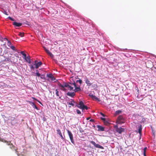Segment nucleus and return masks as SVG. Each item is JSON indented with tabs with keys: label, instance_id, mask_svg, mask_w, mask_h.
<instances>
[{
	"label": "nucleus",
	"instance_id": "f257e3e1",
	"mask_svg": "<svg viewBox=\"0 0 156 156\" xmlns=\"http://www.w3.org/2000/svg\"><path fill=\"white\" fill-rule=\"evenodd\" d=\"M125 122V119L122 115H120L117 119V122L118 123L120 124L123 123Z\"/></svg>",
	"mask_w": 156,
	"mask_h": 156
},
{
	"label": "nucleus",
	"instance_id": "f03ea898",
	"mask_svg": "<svg viewBox=\"0 0 156 156\" xmlns=\"http://www.w3.org/2000/svg\"><path fill=\"white\" fill-rule=\"evenodd\" d=\"M90 143L93 144L95 147L98 148H100L101 149H103L104 147L101 146L100 144H96L95 142L93 141H90Z\"/></svg>",
	"mask_w": 156,
	"mask_h": 156
},
{
	"label": "nucleus",
	"instance_id": "7ed1b4c3",
	"mask_svg": "<svg viewBox=\"0 0 156 156\" xmlns=\"http://www.w3.org/2000/svg\"><path fill=\"white\" fill-rule=\"evenodd\" d=\"M84 105L83 101H79V104L76 103L75 107H76L80 109H81L82 107H83Z\"/></svg>",
	"mask_w": 156,
	"mask_h": 156
},
{
	"label": "nucleus",
	"instance_id": "20e7f679",
	"mask_svg": "<svg viewBox=\"0 0 156 156\" xmlns=\"http://www.w3.org/2000/svg\"><path fill=\"white\" fill-rule=\"evenodd\" d=\"M7 145L9 146V148L12 150L16 151L17 150L15 146L12 144L11 143L10 141L7 142Z\"/></svg>",
	"mask_w": 156,
	"mask_h": 156
},
{
	"label": "nucleus",
	"instance_id": "39448f33",
	"mask_svg": "<svg viewBox=\"0 0 156 156\" xmlns=\"http://www.w3.org/2000/svg\"><path fill=\"white\" fill-rule=\"evenodd\" d=\"M67 132L71 142L74 144V141L73 139V135L72 133L69 130H67Z\"/></svg>",
	"mask_w": 156,
	"mask_h": 156
},
{
	"label": "nucleus",
	"instance_id": "423d86ee",
	"mask_svg": "<svg viewBox=\"0 0 156 156\" xmlns=\"http://www.w3.org/2000/svg\"><path fill=\"white\" fill-rule=\"evenodd\" d=\"M42 64V63L41 62H38L37 61H35L34 65L35 66V68L38 69Z\"/></svg>",
	"mask_w": 156,
	"mask_h": 156
},
{
	"label": "nucleus",
	"instance_id": "0eeeda50",
	"mask_svg": "<svg viewBox=\"0 0 156 156\" xmlns=\"http://www.w3.org/2000/svg\"><path fill=\"white\" fill-rule=\"evenodd\" d=\"M72 85H73L74 87H75V89L74 90V91L75 92H76L77 91H80L81 90V89L80 88V87H77L76 84L74 83H73L72 84Z\"/></svg>",
	"mask_w": 156,
	"mask_h": 156
},
{
	"label": "nucleus",
	"instance_id": "6e6552de",
	"mask_svg": "<svg viewBox=\"0 0 156 156\" xmlns=\"http://www.w3.org/2000/svg\"><path fill=\"white\" fill-rule=\"evenodd\" d=\"M124 131V129L120 128H117L116 129V131L119 133V134H121L122 132Z\"/></svg>",
	"mask_w": 156,
	"mask_h": 156
},
{
	"label": "nucleus",
	"instance_id": "1a4fd4ad",
	"mask_svg": "<svg viewBox=\"0 0 156 156\" xmlns=\"http://www.w3.org/2000/svg\"><path fill=\"white\" fill-rule=\"evenodd\" d=\"M64 86H65L66 87L68 88H69V90H73V87H72L71 86L68 84L67 83H65Z\"/></svg>",
	"mask_w": 156,
	"mask_h": 156
},
{
	"label": "nucleus",
	"instance_id": "9d476101",
	"mask_svg": "<svg viewBox=\"0 0 156 156\" xmlns=\"http://www.w3.org/2000/svg\"><path fill=\"white\" fill-rule=\"evenodd\" d=\"M12 24L15 27H20L22 26V23H18L16 22H14L12 23Z\"/></svg>",
	"mask_w": 156,
	"mask_h": 156
},
{
	"label": "nucleus",
	"instance_id": "9b49d317",
	"mask_svg": "<svg viewBox=\"0 0 156 156\" xmlns=\"http://www.w3.org/2000/svg\"><path fill=\"white\" fill-rule=\"evenodd\" d=\"M85 82L87 85L88 86H90L91 85V83L90 82V81L89 80L88 78L86 77L85 79Z\"/></svg>",
	"mask_w": 156,
	"mask_h": 156
},
{
	"label": "nucleus",
	"instance_id": "f8f14e48",
	"mask_svg": "<svg viewBox=\"0 0 156 156\" xmlns=\"http://www.w3.org/2000/svg\"><path fill=\"white\" fill-rule=\"evenodd\" d=\"M57 133L61 137V139L63 140H64V138L63 136L62 133L60 129H57Z\"/></svg>",
	"mask_w": 156,
	"mask_h": 156
},
{
	"label": "nucleus",
	"instance_id": "ddd939ff",
	"mask_svg": "<svg viewBox=\"0 0 156 156\" xmlns=\"http://www.w3.org/2000/svg\"><path fill=\"white\" fill-rule=\"evenodd\" d=\"M97 126L98 128V131H104L105 128L104 127H103L100 125H98Z\"/></svg>",
	"mask_w": 156,
	"mask_h": 156
},
{
	"label": "nucleus",
	"instance_id": "4468645a",
	"mask_svg": "<svg viewBox=\"0 0 156 156\" xmlns=\"http://www.w3.org/2000/svg\"><path fill=\"white\" fill-rule=\"evenodd\" d=\"M47 76L48 77L51 78V80L53 81L55 79V78L53 76V75L52 74H49L47 75Z\"/></svg>",
	"mask_w": 156,
	"mask_h": 156
},
{
	"label": "nucleus",
	"instance_id": "2eb2a0df",
	"mask_svg": "<svg viewBox=\"0 0 156 156\" xmlns=\"http://www.w3.org/2000/svg\"><path fill=\"white\" fill-rule=\"evenodd\" d=\"M67 94L68 96H69L72 97H73L74 96H75V94L73 92H69L67 93Z\"/></svg>",
	"mask_w": 156,
	"mask_h": 156
},
{
	"label": "nucleus",
	"instance_id": "dca6fc26",
	"mask_svg": "<svg viewBox=\"0 0 156 156\" xmlns=\"http://www.w3.org/2000/svg\"><path fill=\"white\" fill-rule=\"evenodd\" d=\"M26 62H27L28 63H31L30 61V56H28L26 57V59H24Z\"/></svg>",
	"mask_w": 156,
	"mask_h": 156
},
{
	"label": "nucleus",
	"instance_id": "f3484780",
	"mask_svg": "<svg viewBox=\"0 0 156 156\" xmlns=\"http://www.w3.org/2000/svg\"><path fill=\"white\" fill-rule=\"evenodd\" d=\"M64 86V83L62 85H60L59 86L60 87V89L63 90V91H66L67 90L65 88V87H66L65 86Z\"/></svg>",
	"mask_w": 156,
	"mask_h": 156
},
{
	"label": "nucleus",
	"instance_id": "a211bd4d",
	"mask_svg": "<svg viewBox=\"0 0 156 156\" xmlns=\"http://www.w3.org/2000/svg\"><path fill=\"white\" fill-rule=\"evenodd\" d=\"M75 103V101H74L73 100V99H72L71 101L70 102H67V104L69 105H72V106H74V103Z\"/></svg>",
	"mask_w": 156,
	"mask_h": 156
},
{
	"label": "nucleus",
	"instance_id": "6ab92c4d",
	"mask_svg": "<svg viewBox=\"0 0 156 156\" xmlns=\"http://www.w3.org/2000/svg\"><path fill=\"white\" fill-rule=\"evenodd\" d=\"M142 125H140L139 127L138 132L140 134L142 132Z\"/></svg>",
	"mask_w": 156,
	"mask_h": 156
},
{
	"label": "nucleus",
	"instance_id": "aec40b11",
	"mask_svg": "<svg viewBox=\"0 0 156 156\" xmlns=\"http://www.w3.org/2000/svg\"><path fill=\"white\" fill-rule=\"evenodd\" d=\"M92 98H94L96 100L98 101H100V99L95 95H92Z\"/></svg>",
	"mask_w": 156,
	"mask_h": 156
},
{
	"label": "nucleus",
	"instance_id": "412c9836",
	"mask_svg": "<svg viewBox=\"0 0 156 156\" xmlns=\"http://www.w3.org/2000/svg\"><path fill=\"white\" fill-rule=\"evenodd\" d=\"M122 111L121 110H117L115 112V115H117L121 113Z\"/></svg>",
	"mask_w": 156,
	"mask_h": 156
},
{
	"label": "nucleus",
	"instance_id": "4be33fe9",
	"mask_svg": "<svg viewBox=\"0 0 156 156\" xmlns=\"http://www.w3.org/2000/svg\"><path fill=\"white\" fill-rule=\"evenodd\" d=\"M32 106L34 108L36 109L37 110H38L39 109L36 106V105L34 102H32Z\"/></svg>",
	"mask_w": 156,
	"mask_h": 156
},
{
	"label": "nucleus",
	"instance_id": "5701e85b",
	"mask_svg": "<svg viewBox=\"0 0 156 156\" xmlns=\"http://www.w3.org/2000/svg\"><path fill=\"white\" fill-rule=\"evenodd\" d=\"M81 109H82V111H83V110L84 109H86V110H87L88 109V107L84 105L83 107H82Z\"/></svg>",
	"mask_w": 156,
	"mask_h": 156
},
{
	"label": "nucleus",
	"instance_id": "b1692460",
	"mask_svg": "<svg viewBox=\"0 0 156 156\" xmlns=\"http://www.w3.org/2000/svg\"><path fill=\"white\" fill-rule=\"evenodd\" d=\"M55 91H56V95L57 96L59 97V98H61V97L59 96V92L58 91L57 89H56L55 90Z\"/></svg>",
	"mask_w": 156,
	"mask_h": 156
},
{
	"label": "nucleus",
	"instance_id": "393cba45",
	"mask_svg": "<svg viewBox=\"0 0 156 156\" xmlns=\"http://www.w3.org/2000/svg\"><path fill=\"white\" fill-rule=\"evenodd\" d=\"M101 119L102 120H103L104 121V122L106 124L108 123V122L106 121L105 119V118H101Z\"/></svg>",
	"mask_w": 156,
	"mask_h": 156
},
{
	"label": "nucleus",
	"instance_id": "a878e982",
	"mask_svg": "<svg viewBox=\"0 0 156 156\" xmlns=\"http://www.w3.org/2000/svg\"><path fill=\"white\" fill-rule=\"evenodd\" d=\"M10 47L13 50L16 51V50L15 49V47L14 46H12V45L11 46H10Z\"/></svg>",
	"mask_w": 156,
	"mask_h": 156
},
{
	"label": "nucleus",
	"instance_id": "bb28decb",
	"mask_svg": "<svg viewBox=\"0 0 156 156\" xmlns=\"http://www.w3.org/2000/svg\"><path fill=\"white\" fill-rule=\"evenodd\" d=\"M7 45L9 47L11 46L12 43L9 40L8 41V42L7 43Z\"/></svg>",
	"mask_w": 156,
	"mask_h": 156
},
{
	"label": "nucleus",
	"instance_id": "cd10ccee",
	"mask_svg": "<svg viewBox=\"0 0 156 156\" xmlns=\"http://www.w3.org/2000/svg\"><path fill=\"white\" fill-rule=\"evenodd\" d=\"M24 33H23L20 32L19 34V35L21 37H23L24 36Z\"/></svg>",
	"mask_w": 156,
	"mask_h": 156
},
{
	"label": "nucleus",
	"instance_id": "c85d7f7f",
	"mask_svg": "<svg viewBox=\"0 0 156 156\" xmlns=\"http://www.w3.org/2000/svg\"><path fill=\"white\" fill-rule=\"evenodd\" d=\"M30 69H31L34 70V66L32 65H30Z\"/></svg>",
	"mask_w": 156,
	"mask_h": 156
},
{
	"label": "nucleus",
	"instance_id": "c756f323",
	"mask_svg": "<svg viewBox=\"0 0 156 156\" xmlns=\"http://www.w3.org/2000/svg\"><path fill=\"white\" fill-rule=\"evenodd\" d=\"M76 82H78L80 84H81L82 83V80H81L80 79V80H76Z\"/></svg>",
	"mask_w": 156,
	"mask_h": 156
},
{
	"label": "nucleus",
	"instance_id": "7c9ffc66",
	"mask_svg": "<svg viewBox=\"0 0 156 156\" xmlns=\"http://www.w3.org/2000/svg\"><path fill=\"white\" fill-rule=\"evenodd\" d=\"M76 111L77 114H81V112L79 110L77 109Z\"/></svg>",
	"mask_w": 156,
	"mask_h": 156
},
{
	"label": "nucleus",
	"instance_id": "2f4dec72",
	"mask_svg": "<svg viewBox=\"0 0 156 156\" xmlns=\"http://www.w3.org/2000/svg\"><path fill=\"white\" fill-rule=\"evenodd\" d=\"M147 149V147H145L143 149V153L144 154H145L146 153V150Z\"/></svg>",
	"mask_w": 156,
	"mask_h": 156
},
{
	"label": "nucleus",
	"instance_id": "473e14b6",
	"mask_svg": "<svg viewBox=\"0 0 156 156\" xmlns=\"http://www.w3.org/2000/svg\"><path fill=\"white\" fill-rule=\"evenodd\" d=\"M51 57H53V55L51 53V52H50L48 54Z\"/></svg>",
	"mask_w": 156,
	"mask_h": 156
},
{
	"label": "nucleus",
	"instance_id": "72a5a7b5",
	"mask_svg": "<svg viewBox=\"0 0 156 156\" xmlns=\"http://www.w3.org/2000/svg\"><path fill=\"white\" fill-rule=\"evenodd\" d=\"M8 18L9 19V20H10L12 21H14V19L12 18L10 16L8 17Z\"/></svg>",
	"mask_w": 156,
	"mask_h": 156
},
{
	"label": "nucleus",
	"instance_id": "f704fd0d",
	"mask_svg": "<svg viewBox=\"0 0 156 156\" xmlns=\"http://www.w3.org/2000/svg\"><path fill=\"white\" fill-rule=\"evenodd\" d=\"M2 141L3 142H4L5 143H6V144L7 145V142H9V141H8L7 140H4V139H3V140H2Z\"/></svg>",
	"mask_w": 156,
	"mask_h": 156
},
{
	"label": "nucleus",
	"instance_id": "c9c22d12",
	"mask_svg": "<svg viewBox=\"0 0 156 156\" xmlns=\"http://www.w3.org/2000/svg\"><path fill=\"white\" fill-rule=\"evenodd\" d=\"M36 75L38 76H40L41 75V74L37 72L36 73Z\"/></svg>",
	"mask_w": 156,
	"mask_h": 156
},
{
	"label": "nucleus",
	"instance_id": "e433bc0d",
	"mask_svg": "<svg viewBox=\"0 0 156 156\" xmlns=\"http://www.w3.org/2000/svg\"><path fill=\"white\" fill-rule=\"evenodd\" d=\"M23 55L24 56V57H23L24 59H26V57H27L26 55L25 54H23Z\"/></svg>",
	"mask_w": 156,
	"mask_h": 156
},
{
	"label": "nucleus",
	"instance_id": "4c0bfd02",
	"mask_svg": "<svg viewBox=\"0 0 156 156\" xmlns=\"http://www.w3.org/2000/svg\"><path fill=\"white\" fill-rule=\"evenodd\" d=\"M4 13L6 15H8L7 12L6 11H4Z\"/></svg>",
	"mask_w": 156,
	"mask_h": 156
},
{
	"label": "nucleus",
	"instance_id": "58836bf2",
	"mask_svg": "<svg viewBox=\"0 0 156 156\" xmlns=\"http://www.w3.org/2000/svg\"><path fill=\"white\" fill-rule=\"evenodd\" d=\"M90 121L91 122H94V120L93 119H91L90 120Z\"/></svg>",
	"mask_w": 156,
	"mask_h": 156
},
{
	"label": "nucleus",
	"instance_id": "ea45409f",
	"mask_svg": "<svg viewBox=\"0 0 156 156\" xmlns=\"http://www.w3.org/2000/svg\"><path fill=\"white\" fill-rule=\"evenodd\" d=\"M21 53L23 55V54H25V53H24V51H21Z\"/></svg>",
	"mask_w": 156,
	"mask_h": 156
},
{
	"label": "nucleus",
	"instance_id": "a19ab883",
	"mask_svg": "<svg viewBox=\"0 0 156 156\" xmlns=\"http://www.w3.org/2000/svg\"><path fill=\"white\" fill-rule=\"evenodd\" d=\"M50 51L48 50L46 51V52L48 54V53L50 52Z\"/></svg>",
	"mask_w": 156,
	"mask_h": 156
},
{
	"label": "nucleus",
	"instance_id": "79ce46f5",
	"mask_svg": "<svg viewBox=\"0 0 156 156\" xmlns=\"http://www.w3.org/2000/svg\"><path fill=\"white\" fill-rule=\"evenodd\" d=\"M50 51L48 50L46 51V52L48 54V53L50 52Z\"/></svg>",
	"mask_w": 156,
	"mask_h": 156
},
{
	"label": "nucleus",
	"instance_id": "37998d69",
	"mask_svg": "<svg viewBox=\"0 0 156 156\" xmlns=\"http://www.w3.org/2000/svg\"><path fill=\"white\" fill-rule=\"evenodd\" d=\"M44 49L45 51H46L48 50L44 47Z\"/></svg>",
	"mask_w": 156,
	"mask_h": 156
},
{
	"label": "nucleus",
	"instance_id": "c03bdc74",
	"mask_svg": "<svg viewBox=\"0 0 156 156\" xmlns=\"http://www.w3.org/2000/svg\"><path fill=\"white\" fill-rule=\"evenodd\" d=\"M5 40H7V41L9 40L6 38H5L4 39V40L5 41Z\"/></svg>",
	"mask_w": 156,
	"mask_h": 156
},
{
	"label": "nucleus",
	"instance_id": "a18cd8bd",
	"mask_svg": "<svg viewBox=\"0 0 156 156\" xmlns=\"http://www.w3.org/2000/svg\"><path fill=\"white\" fill-rule=\"evenodd\" d=\"M101 115H102L103 116H105V115L104 114L101 113Z\"/></svg>",
	"mask_w": 156,
	"mask_h": 156
},
{
	"label": "nucleus",
	"instance_id": "49530a36",
	"mask_svg": "<svg viewBox=\"0 0 156 156\" xmlns=\"http://www.w3.org/2000/svg\"><path fill=\"white\" fill-rule=\"evenodd\" d=\"M90 117H88V118H87L86 119L87 120H89L90 119Z\"/></svg>",
	"mask_w": 156,
	"mask_h": 156
},
{
	"label": "nucleus",
	"instance_id": "de8ad7c7",
	"mask_svg": "<svg viewBox=\"0 0 156 156\" xmlns=\"http://www.w3.org/2000/svg\"><path fill=\"white\" fill-rule=\"evenodd\" d=\"M144 156H147L146 153L144 154Z\"/></svg>",
	"mask_w": 156,
	"mask_h": 156
},
{
	"label": "nucleus",
	"instance_id": "09e8293b",
	"mask_svg": "<svg viewBox=\"0 0 156 156\" xmlns=\"http://www.w3.org/2000/svg\"><path fill=\"white\" fill-rule=\"evenodd\" d=\"M3 45H4V46H5V47L6 46V44H5H5H3Z\"/></svg>",
	"mask_w": 156,
	"mask_h": 156
},
{
	"label": "nucleus",
	"instance_id": "8fccbe9b",
	"mask_svg": "<svg viewBox=\"0 0 156 156\" xmlns=\"http://www.w3.org/2000/svg\"><path fill=\"white\" fill-rule=\"evenodd\" d=\"M92 95H93V94H92V95H90V96L92 98Z\"/></svg>",
	"mask_w": 156,
	"mask_h": 156
},
{
	"label": "nucleus",
	"instance_id": "3c124183",
	"mask_svg": "<svg viewBox=\"0 0 156 156\" xmlns=\"http://www.w3.org/2000/svg\"><path fill=\"white\" fill-rule=\"evenodd\" d=\"M43 76V75H42V76H41V78L43 79V78H42V76Z\"/></svg>",
	"mask_w": 156,
	"mask_h": 156
},
{
	"label": "nucleus",
	"instance_id": "603ef678",
	"mask_svg": "<svg viewBox=\"0 0 156 156\" xmlns=\"http://www.w3.org/2000/svg\"><path fill=\"white\" fill-rule=\"evenodd\" d=\"M38 101V102L39 103H40L41 104V102H40V101Z\"/></svg>",
	"mask_w": 156,
	"mask_h": 156
},
{
	"label": "nucleus",
	"instance_id": "864d4df0",
	"mask_svg": "<svg viewBox=\"0 0 156 156\" xmlns=\"http://www.w3.org/2000/svg\"><path fill=\"white\" fill-rule=\"evenodd\" d=\"M0 40L1 41H3L1 39V38H0Z\"/></svg>",
	"mask_w": 156,
	"mask_h": 156
},
{
	"label": "nucleus",
	"instance_id": "5fc2aeb1",
	"mask_svg": "<svg viewBox=\"0 0 156 156\" xmlns=\"http://www.w3.org/2000/svg\"><path fill=\"white\" fill-rule=\"evenodd\" d=\"M69 108H70V107H71V106H69Z\"/></svg>",
	"mask_w": 156,
	"mask_h": 156
},
{
	"label": "nucleus",
	"instance_id": "6e6d98bb",
	"mask_svg": "<svg viewBox=\"0 0 156 156\" xmlns=\"http://www.w3.org/2000/svg\"><path fill=\"white\" fill-rule=\"evenodd\" d=\"M153 132H154V131L153 130H152Z\"/></svg>",
	"mask_w": 156,
	"mask_h": 156
}]
</instances>
